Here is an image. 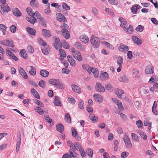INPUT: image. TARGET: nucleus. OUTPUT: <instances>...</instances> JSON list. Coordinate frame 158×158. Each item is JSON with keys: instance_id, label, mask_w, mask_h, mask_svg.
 Here are the masks:
<instances>
[{"instance_id": "1", "label": "nucleus", "mask_w": 158, "mask_h": 158, "mask_svg": "<svg viewBox=\"0 0 158 158\" xmlns=\"http://www.w3.org/2000/svg\"><path fill=\"white\" fill-rule=\"evenodd\" d=\"M90 42L94 48H97L100 46V42L99 39L94 35H92L91 36Z\"/></svg>"}, {"instance_id": "2", "label": "nucleus", "mask_w": 158, "mask_h": 158, "mask_svg": "<svg viewBox=\"0 0 158 158\" xmlns=\"http://www.w3.org/2000/svg\"><path fill=\"white\" fill-rule=\"evenodd\" d=\"M17 135L16 152L17 153H18L19 151L21 143V135L20 132L19 131H18L17 133Z\"/></svg>"}, {"instance_id": "3", "label": "nucleus", "mask_w": 158, "mask_h": 158, "mask_svg": "<svg viewBox=\"0 0 158 158\" xmlns=\"http://www.w3.org/2000/svg\"><path fill=\"white\" fill-rule=\"evenodd\" d=\"M0 43L1 44L6 46L11 47H12L14 46L13 41L11 40H1Z\"/></svg>"}, {"instance_id": "4", "label": "nucleus", "mask_w": 158, "mask_h": 158, "mask_svg": "<svg viewBox=\"0 0 158 158\" xmlns=\"http://www.w3.org/2000/svg\"><path fill=\"white\" fill-rule=\"evenodd\" d=\"M6 54L10 59L15 61H18V58L10 51V50L7 49L6 50Z\"/></svg>"}, {"instance_id": "5", "label": "nucleus", "mask_w": 158, "mask_h": 158, "mask_svg": "<svg viewBox=\"0 0 158 158\" xmlns=\"http://www.w3.org/2000/svg\"><path fill=\"white\" fill-rule=\"evenodd\" d=\"M95 88L96 90L98 92H104L105 91L104 87L102 86L101 84L99 82L96 83Z\"/></svg>"}, {"instance_id": "6", "label": "nucleus", "mask_w": 158, "mask_h": 158, "mask_svg": "<svg viewBox=\"0 0 158 158\" xmlns=\"http://www.w3.org/2000/svg\"><path fill=\"white\" fill-rule=\"evenodd\" d=\"M56 17L57 20L59 22L64 23L67 21L66 18L61 13H59L56 14Z\"/></svg>"}, {"instance_id": "7", "label": "nucleus", "mask_w": 158, "mask_h": 158, "mask_svg": "<svg viewBox=\"0 0 158 158\" xmlns=\"http://www.w3.org/2000/svg\"><path fill=\"white\" fill-rule=\"evenodd\" d=\"M3 9V10L7 12H8L11 10L10 8L9 7L8 4L6 3L0 5V12H1Z\"/></svg>"}, {"instance_id": "8", "label": "nucleus", "mask_w": 158, "mask_h": 158, "mask_svg": "<svg viewBox=\"0 0 158 158\" xmlns=\"http://www.w3.org/2000/svg\"><path fill=\"white\" fill-rule=\"evenodd\" d=\"M154 72V68L151 65H148L145 68V72L146 74H153Z\"/></svg>"}, {"instance_id": "9", "label": "nucleus", "mask_w": 158, "mask_h": 158, "mask_svg": "<svg viewBox=\"0 0 158 158\" xmlns=\"http://www.w3.org/2000/svg\"><path fill=\"white\" fill-rule=\"evenodd\" d=\"M73 56L76 59L79 61H81L82 60L81 54L79 51H77L75 53H73Z\"/></svg>"}, {"instance_id": "10", "label": "nucleus", "mask_w": 158, "mask_h": 158, "mask_svg": "<svg viewBox=\"0 0 158 158\" xmlns=\"http://www.w3.org/2000/svg\"><path fill=\"white\" fill-rule=\"evenodd\" d=\"M119 21L121 23L120 26L124 29H126V27H127V23L126 20L123 18H119Z\"/></svg>"}, {"instance_id": "11", "label": "nucleus", "mask_w": 158, "mask_h": 158, "mask_svg": "<svg viewBox=\"0 0 158 158\" xmlns=\"http://www.w3.org/2000/svg\"><path fill=\"white\" fill-rule=\"evenodd\" d=\"M123 140L126 146L129 148H131L132 146L130 139L127 136H126Z\"/></svg>"}, {"instance_id": "12", "label": "nucleus", "mask_w": 158, "mask_h": 158, "mask_svg": "<svg viewBox=\"0 0 158 158\" xmlns=\"http://www.w3.org/2000/svg\"><path fill=\"white\" fill-rule=\"evenodd\" d=\"M18 70L19 73L24 79H27V75L25 70L22 68L19 67L18 68Z\"/></svg>"}, {"instance_id": "13", "label": "nucleus", "mask_w": 158, "mask_h": 158, "mask_svg": "<svg viewBox=\"0 0 158 158\" xmlns=\"http://www.w3.org/2000/svg\"><path fill=\"white\" fill-rule=\"evenodd\" d=\"M61 32L63 35L66 39H68L69 38L70 36V33L67 29L63 28L61 30Z\"/></svg>"}, {"instance_id": "14", "label": "nucleus", "mask_w": 158, "mask_h": 158, "mask_svg": "<svg viewBox=\"0 0 158 158\" xmlns=\"http://www.w3.org/2000/svg\"><path fill=\"white\" fill-rule=\"evenodd\" d=\"M68 61L70 63V65L72 67H74L76 65L75 61L70 55H68L67 56Z\"/></svg>"}, {"instance_id": "15", "label": "nucleus", "mask_w": 158, "mask_h": 158, "mask_svg": "<svg viewBox=\"0 0 158 158\" xmlns=\"http://www.w3.org/2000/svg\"><path fill=\"white\" fill-rule=\"evenodd\" d=\"M26 19L29 22L32 24H34L37 22L36 19L33 16H27Z\"/></svg>"}, {"instance_id": "16", "label": "nucleus", "mask_w": 158, "mask_h": 158, "mask_svg": "<svg viewBox=\"0 0 158 158\" xmlns=\"http://www.w3.org/2000/svg\"><path fill=\"white\" fill-rule=\"evenodd\" d=\"M71 87L73 90L74 92L77 93H79L81 92V88L78 86L74 84H72Z\"/></svg>"}, {"instance_id": "17", "label": "nucleus", "mask_w": 158, "mask_h": 158, "mask_svg": "<svg viewBox=\"0 0 158 158\" xmlns=\"http://www.w3.org/2000/svg\"><path fill=\"white\" fill-rule=\"evenodd\" d=\"M80 39L81 41L85 44L87 43L89 41V38L86 35H82L80 37Z\"/></svg>"}, {"instance_id": "18", "label": "nucleus", "mask_w": 158, "mask_h": 158, "mask_svg": "<svg viewBox=\"0 0 158 158\" xmlns=\"http://www.w3.org/2000/svg\"><path fill=\"white\" fill-rule=\"evenodd\" d=\"M115 93L119 98H122V96L124 94V92L121 89H117L115 90Z\"/></svg>"}, {"instance_id": "19", "label": "nucleus", "mask_w": 158, "mask_h": 158, "mask_svg": "<svg viewBox=\"0 0 158 158\" xmlns=\"http://www.w3.org/2000/svg\"><path fill=\"white\" fill-rule=\"evenodd\" d=\"M103 81L106 80L108 79L109 78V75L106 72H104L102 73L99 77Z\"/></svg>"}, {"instance_id": "20", "label": "nucleus", "mask_w": 158, "mask_h": 158, "mask_svg": "<svg viewBox=\"0 0 158 158\" xmlns=\"http://www.w3.org/2000/svg\"><path fill=\"white\" fill-rule=\"evenodd\" d=\"M118 50L121 52L127 51L128 50V47L125 45H121L118 47Z\"/></svg>"}, {"instance_id": "21", "label": "nucleus", "mask_w": 158, "mask_h": 158, "mask_svg": "<svg viewBox=\"0 0 158 158\" xmlns=\"http://www.w3.org/2000/svg\"><path fill=\"white\" fill-rule=\"evenodd\" d=\"M43 35L46 37H48L51 36L50 31L46 29H43L42 31Z\"/></svg>"}, {"instance_id": "22", "label": "nucleus", "mask_w": 158, "mask_h": 158, "mask_svg": "<svg viewBox=\"0 0 158 158\" xmlns=\"http://www.w3.org/2000/svg\"><path fill=\"white\" fill-rule=\"evenodd\" d=\"M53 102L56 106H61L60 101L59 97L57 96H55Z\"/></svg>"}, {"instance_id": "23", "label": "nucleus", "mask_w": 158, "mask_h": 158, "mask_svg": "<svg viewBox=\"0 0 158 158\" xmlns=\"http://www.w3.org/2000/svg\"><path fill=\"white\" fill-rule=\"evenodd\" d=\"M132 39L134 43L136 44L139 45L142 43V41L136 36H133Z\"/></svg>"}, {"instance_id": "24", "label": "nucleus", "mask_w": 158, "mask_h": 158, "mask_svg": "<svg viewBox=\"0 0 158 158\" xmlns=\"http://www.w3.org/2000/svg\"><path fill=\"white\" fill-rule=\"evenodd\" d=\"M13 13L14 15L17 17L21 16L22 14L18 8H14L13 9Z\"/></svg>"}, {"instance_id": "25", "label": "nucleus", "mask_w": 158, "mask_h": 158, "mask_svg": "<svg viewBox=\"0 0 158 158\" xmlns=\"http://www.w3.org/2000/svg\"><path fill=\"white\" fill-rule=\"evenodd\" d=\"M19 54L23 58L26 59L27 57V53L25 49L21 50Z\"/></svg>"}, {"instance_id": "26", "label": "nucleus", "mask_w": 158, "mask_h": 158, "mask_svg": "<svg viewBox=\"0 0 158 158\" xmlns=\"http://www.w3.org/2000/svg\"><path fill=\"white\" fill-rule=\"evenodd\" d=\"M74 46L79 50H84V46L82 45L80 43L76 42L74 44Z\"/></svg>"}, {"instance_id": "27", "label": "nucleus", "mask_w": 158, "mask_h": 158, "mask_svg": "<svg viewBox=\"0 0 158 158\" xmlns=\"http://www.w3.org/2000/svg\"><path fill=\"white\" fill-rule=\"evenodd\" d=\"M31 94L36 98L38 99H40V96L38 92L34 88L31 89Z\"/></svg>"}, {"instance_id": "28", "label": "nucleus", "mask_w": 158, "mask_h": 158, "mask_svg": "<svg viewBox=\"0 0 158 158\" xmlns=\"http://www.w3.org/2000/svg\"><path fill=\"white\" fill-rule=\"evenodd\" d=\"M30 5L32 7L37 8L39 7V3L35 0H32L30 2Z\"/></svg>"}, {"instance_id": "29", "label": "nucleus", "mask_w": 158, "mask_h": 158, "mask_svg": "<svg viewBox=\"0 0 158 158\" xmlns=\"http://www.w3.org/2000/svg\"><path fill=\"white\" fill-rule=\"evenodd\" d=\"M82 67L89 73L90 74L92 73V68L90 67L88 65L83 64L82 65Z\"/></svg>"}, {"instance_id": "30", "label": "nucleus", "mask_w": 158, "mask_h": 158, "mask_svg": "<svg viewBox=\"0 0 158 158\" xmlns=\"http://www.w3.org/2000/svg\"><path fill=\"white\" fill-rule=\"evenodd\" d=\"M55 87L57 88H60V89H64L65 87L64 84L62 83L60 80H59V82L56 83Z\"/></svg>"}, {"instance_id": "31", "label": "nucleus", "mask_w": 158, "mask_h": 158, "mask_svg": "<svg viewBox=\"0 0 158 158\" xmlns=\"http://www.w3.org/2000/svg\"><path fill=\"white\" fill-rule=\"evenodd\" d=\"M56 130L60 132H62L64 130V126L61 123L57 124L56 126Z\"/></svg>"}, {"instance_id": "32", "label": "nucleus", "mask_w": 158, "mask_h": 158, "mask_svg": "<svg viewBox=\"0 0 158 158\" xmlns=\"http://www.w3.org/2000/svg\"><path fill=\"white\" fill-rule=\"evenodd\" d=\"M27 30L28 33L32 35H35L36 32L35 30L30 27H27Z\"/></svg>"}, {"instance_id": "33", "label": "nucleus", "mask_w": 158, "mask_h": 158, "mask_svg": "<svg viewBox=\"0 0 158 158\" xmlns=\"http://www.w3.org/2000/svg\"><path fill=\"white\" fill-rule=\"evenodd\" d=\"M126 33L127 34H131L133 31V29L132 27L129 25L128 27H126V29H124Z\"/></svg>"}, {"instance_id": "34", "label": "nucleus", "mask_w": 158, "mask_h": 158, "mask_svg": "<svg viewBox=\"0 0 158 158\" xmlns=\"http://www.w3.org/2000/svg\"><path fill=\"white\" fill-rule=\"evenodd\" d=\"M94 97L95 100L98 102H101L102 100L101 96L98 94H95L94 95Z\"/></svg>"}, {"instance_id": "35", "label": "nucleus", "mask_w": 158, "mask_h": 158, "mask_svg": "<svg viewBox=\"0 0 158 158\" xmlns=\"http://www.w3.org/2000/svg\"><path fill=\"white\" fill-rule=\"evenodd\" d=\"M139 7L140 6L138 5H135L133 6L131 9L132 12L134 14H136L137 9H139Z\"/></svg>"}, {"instance_id": "36", "label": "nucleus", "mask_w": 158, "mask_h": 158, "mask_svg": "<svg viewBox=\"0 0 158 158\" xmlns=\"http://www.w3.org/2000/svg\"><path fill=\"white\" fill-rule=\"evenodd\" d=\"M119 78V81L121 82H126L128 80L127 77L124 75L123 74Z\"/></svg>"}, {"instance_id": "37", "label": "nucleus", "mask_w": 158, "mask_h": 158, "mask_svg": "<svg viewBox=\"0 0 158 158\" xmlns=\"http://www.w3.org/2000/svg\"><path fill=\"white\" fill-rule=\"evenodd\" d=\"M158 81V79L155 75H153L149 79L148 82L150 83H153L156 82Z\"/></svg>"}, {"instance_id": "38", "label": "nucleus", "mask_w": 158, "mask_h": 158, "mask_svg": "<svg viewBox=\"0 0 158 158\" xmlns=\"http://www.w3.org/2000/svg\"><path fill=\"white\" fill-rule=\"evenodd\" d=\"M92 72L93 73L95 78L98 77L99 75V72L98 71V69L94 68H92Z\"/></svg>"}, {"instance_id": "39", "label": "nucleus", "mask_w": 158, "mask_h": 158, "mask_svg": "<svg viewBox=\"0 0 158 158\" xmlns=\"http://www.w3.org/2000/svg\"><path fill=\"white\" fill-rule=\"evenodd\" d=\"M40 74L42 76L47 77L48 76L49 72L46 70H41L40 71Z\"/></svg>"}, {"instance_id": "40", "label": "nucleus", "mask_w": 158, "mask_h": 158, "mask_svg": "<svg viewBox=\"0 0 158 158\" xmlns=\"http://www.w3.org/2000/svg\"><path fill=\"white\" fill-rule=\"evenodd\" d=\"M59 79H52L49 80L48 83L50 84L56 85V83L59 82Z\"/></svg>"}, {"instance_id": "41", "label": "nucleus", "mask_w": 158, "mask_h": 158, "mask_svg": "<svg viewBox=\"0 0 158 158\" xmlns=\"http://www.w3.org/2000/svg\"><path fill=\"white\" fill-rule=\"evenodd\" d=\"M59 53L60 56V58L62 60L66 56V53L64 51L63 49H60Z\"/></svg>"}, {"instance_id": "42", "label": "nucleus", "mask_w": 158, "mask_h": 158, "mask_svg": "<svg viewBox=\"0 0 158 158\" xmlns=\"http://www.w3.org/2000/svg\"><path fill=\"white\" fill-rule=\"evenodd\" d=\"M101 43L105 45L108 48L112 49H114V47L113 45L110 44L108 42L106 41H103L101 42Z\"/></svg>"}, {"instance_id": "43", "label": "nucleus", "mask_w": 158, "mask_h": 158, "mask_svg": "<svg viewBox=\"0 0 158 158\" xmlns=\"http://www.w3.org/2000/svg\"><path fill=\"white\" fill-rule=\"evenodd\" d=\"M69 152L70 154V158L72 157L73 158L77 157L78 155L76 152H72L70 150H69Z\"/></svg>"}, {"instance_id": "44", "label": "nucleus", "mask_w": 158, "mask_h": 158, "mask_svg": "<svg viewBox=\"0 0 158 158\" xmlns=\"http://www.w3.org/2000/svg\"><path fill=\"white\" fill-rule=\"evenodd\" d=\"M90 119L93 122H97L98 120V118L95 116L94 114H91L89 115Z\"/></svg>"}, {"instance_id": "45", "label": "nucleus", "mask_w": 158, "mask_h": 158, "mask_svg": "<svg viewBox=\"0 0 158 158\" xmlns=\"http://www.w3.org/2000/svg\"><path fill=\"white\" fill-rule=\"evenodd\" d=\"M31 69L29 70V73L32 75H35L36 74V70L35 68L33 66H30Z\"/></svg>"}, {"instance_id": "46", "label": "nucleus", "mask_w": 158, "mask_h": 158, "mask_svg": "<svg viewBox=\"0 0 158 158\" xmlns=\"http://www.w3.org/2000/svg\"><path fill=\"white\" fill-rule=\"evenodd\" d=\"M35 110L36 112H37L40 115L43 114L44 113V111L41 108L39 107H36L35 108Z\"/></svg>"}, {"instance_id": "47", "label": "nucleus", "mask_w": 158, "mask_h": 158, "mask_svg": "<svg viewBox=\"0 0 158 158\" xmlns=\"http://www.w3.org/2000/svg\"><path fill=\"white\" fill-rule=\"evenodd\" d=\"M123 59L121 56H119L117 60V63L119 66H122Z\"/></svg>"}, {"instance_id": "48", "label": "nucleus", "mask_w": 158, "mask_h": 158, "mask_svg": "<svg viewBox=\"0 0 158 158\" xmlns=\"http://www.w3.org/2000/svg\"><path fill=\"white\" fill-rule=\"evenodd\" d=\"M92 12L93 13L94 15L97 16L98 15V10L97 9L94 7H93L92 8Z\"/></svg>"}, {"instance_id": "49", "label": "nucleus", "mask_w": 158, "mask_h": 158, "mask_svg": "<svg viewBox=\"0 0 158 158\" xmlns=\"http://www.w3.org/2000/svg\"><path fill=\"white\" fill-rule=\"evenodd\" d=\"M38 84L43 89H44L45 87L46 82L43 80L40 81Z\"/></svg>"}, {"instance_id": "50", "label": "nucleus", "mask_w": 158, "mask_h": 158, "mask_svg": "<svg viewBox=\"0 0 158 158\" xmlns=\"http://www.w3.org/2000/svg\"><path fill=\"white\" fill-rule=\"evenodd\" d=\"M131 137L133 140L137 142L139 141V139L135 133H132L131 134Z\"/></svg>"}, {"instance_id": "51", "label": "nucleus", "mask_w": 158, "mask_h": 158, "mask_svg": "<svg viewBox=\"0 0 158 158\" xmlns=\"http://www.w3.org/2000/svg\"><path fill=\"white\" fill-rule=\"evenodd\" d=\"M86 152H87V154L89 157H92L93 154V152L92 149L90 148H88L87 149V150H86Z\"/></svg>"}, {"instance_id": "52", "label": "nucleus", "mask_w": 158, "mask_h": 158, "mask_svg": "<svg viewBox=\"0 0 158 158\" xmlns=\"http://www.w3.org/2000/svg\"><path fill=\"white\" fill-rule=\"evenodd\" d=\"M54 47L56 49H58L61 48L62 46V44L61 43L53 44Z\"/></svg>"}, {"instance_id": "53", "label": "nucleus", "mask_w": 158, "mask_h": 158, "mask_svg": "<svg viewBox=\"0 0 158 158\" xmlns=\"http://www.w3.org/2000/svg\"><path fill=\"white\" fill-rule=\"evenodd\" d=\"M26 11L27 13L29 15L28 16H32L33 15V12L32 11V9L31 7H27L26 9Z\"/></svg>"}, {"instance_id": "54", "label": "nucleus", "mask_w": 158, "mask_h": 158, "mask_svg": "<svg viewBox=\"0 0 158 158\" xmlns=\"http://www.w3.org/2000/svg\"><path fill=\"white\" fill-rule=\"evenodd\" d=\"M144 29L143 26L141 25H138L136 28L135 30L136 31L139 32H142Z\"/></svg>"}, {"instance_id": "55", "label": "nucleus", "mask_w": 158, "mask_h": 158, "mask_svg": "<svg viewBox=\"0 0 158 158\" xmlns=\"http://www.w3.org/2000/svg\"><path fill=\"white\" fill-rule=\"evenodd\" d=\"M139 134L141 136V137L143 139L146 140L147 139V136L146 134L143 131H140L139 132Z\"/></svg>"}, {"instance_id": "56", "label": "nucleus", "mask_w": 158, "mask_h": 158, "mask_svg": "<svg viewBox=\"0 0 158 158\" xmlns=\"http://www.w3.org/2000/svg\"><path fill=\"white\" fill-rule=\"evenodd\" d=\"M62 6L63 8L65 10H70V6L65 2L62 3Z\"/></svg>"}, {"instance_id": "57", "label": "nucleus", "mask_w": 158, "mask_h": 158, "mask_svg": "<svg viewBox=\"0 0 158 158\" xmlns=\"http://www.w3.org/2000/svg\"><path fill=\"white\" fill-rule=\"evenodd\" d=\"M65 120L67 122L70 123L71 122L70 117L69 114L66 113L65 115Z\"/></svg>"}, {"instance_id": "58", "label": "nucleus", "mask_w": 158, "mask_h": 158, "mask_svg": "<svg viewBox=\"0 0 158 158\" xmlns=\"http://www.w3.org/2000/svg\"><path fill=\"white\" fill-rule=\"evenodd\" d=\"M38 42L41 45L43 46H45L47 45V44L46 42L43 40L41 38H39L38 39Z\"/></svg>"}, {"instance_id": "59", "label": "nucleus", "mask_w": 158, "mask_h": 158, "mask_svg": "<svg viewBox=\"0 0 158 158\" xmlns=\"http://www.w3.org/2000/svg\"><path fill=\"white\" fill-rule=\"evenodd\" d=\"M68 100L69 102L73 104H74L76 102V101L74 98L72 97L68 98Z\"/></svg>"}, {"instance_id": "60", "label": "nucleus", "mask_w": 158, "mask_h": 158, "mask_svg": "<svg viewBox=\"0 0 158 158\" xmlns=\"http://www.w3.org/2000/svg\"><path fill=\"white\" fill-rule=\"evenodd\" d=\"M40 23L43 26H46L47 21L44 18H42L40 20Z\"/></svg>"}, {"instance_id": "61", "label": "nucleus", "mask_w": 158, "mask_h": 158, "mask_svg": "<svg viewBox=\"0 0 158 158\" xmlns=\"http://www.w3.org/2000/svg\"><path fill=\"white\" fill-rule=\"evenodd\" d=\"M136 124L137 126V127L139 128H141L143 126V124L142 123V122L140 120H139L138 121H137L136 122Z\"/></svg>"}, {"instance_id": "62", "label": "nucleus", "mask_w": 158, "mask_h": 158, "mask_svg": "<svg viewBox=\"0 0 158 158\" xmlns=\"http://www.w3.org/2000/svg\"><path fill=\"white\" fill-rule=\"evenodd\" d=\"M105 10L106 12L110 15H114V12L113 11L110 9L109 8H106Z\"/></svg>"}, {"instance_id": "63", "label": "nucleus", "mask_w": 158, "mask_h": 158, "mask_svg": "<svg viewBox=\"0 0 158 158\" xmlns=\"http://www.w3.org/2000/svg\"><path fill=\"white\" fill-rule=\"evenodd\" d=\"M78 106L81 109H83L84 108V102L81 100L79 101Z\"/></svg>"}, {"instance_id": "64", "label": "nucleus", "mask_w": 158, "mask_h": 158, "mask_svg": "<svg viewBox=\"0 0 158 158\" xmlns=\"http://www.w3.org/2000/svg\"><path fill=\"white\" fill-rule=\"evenodd\" d=\"M105 89L107 90H111L112 89V86L111 85L108 84L105 85Z\"/></svg>"}]
</instances>
